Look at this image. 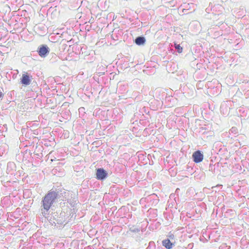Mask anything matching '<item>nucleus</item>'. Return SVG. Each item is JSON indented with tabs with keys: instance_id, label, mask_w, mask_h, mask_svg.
<instances>
[{
	"instance_id": "f257e3e1",
	"label": "nucleus",
	"mask_w": 249,
	"mask_h": 249,
	"mask_svg": "<svg viewBox=\"0 0 249 249\" xmlns=\"http://www.w3.org/2000/svg\"><path fill=\"white\" fill-rule=\"evenodd\" d=\"M58 195L55 190H51L43 198L41 203V210L44 216L48 214V211L50 208L55 200L58 199Z\"/></svg>"
},
{
	"instance_id": "f03ea898",
	"label": "nucleus",
	"mask_w": 249,
	"mask_h": 249,
	"mask_svg": "<svg viewBox=\"0 0 249 249\" xmlns=\"http://www.w3.org/2000/svg\"><path fill=\"white\" fill-rule=\"evenodd\" d=\"M37 52L40 56L45 57L50 52V49L46 45H41L38 48Z\"/></svg>"
},
{
	"instance_id": "7ed1b4c3",
	"label": "nucleus",
	"mask_w": 249,
	"mask_h": 249,
	"mask_svg": "<svg viewBox=\"0 0 249 249\" xmlns=\"http://www.w3.org/2000/svg\"><path fill=\"white\" fill-rule=\"evenodd\" d=\"M96 178L100 180H103L108 176L107 172L103 168H100L96 169Z\"/></svg>"
},
{
	"instance_id": "20e7f679",
	"label": "nucleus",
	"mask_w": 249,
	"mask_h": 249,
	"mask_svg": "<svg viewBox=\"0 0 249 249\" xmlns=\"http://www.w3.org/2000/svg\"><path fill=\"white\" fill-rule=\"evenodd\" d=\"M55 191H56L57 194H58V199H60L61 200H66L67 199L69 192L67 190H65L63 189H55Z\"/></svg>"
},
{
	"instance_id": "39448f33",
	"label": "nucleus",
	"mask_w": 249,
	"mask_h": 249,
	"mask_svg": "<svg viewBox=\"0 0 249 249\" xmlns=\"http://www.w3.org/2000/svg\"><path fill=\"white\" fill-rule=\"evenodd\" d=\"M32 79V76L26 72L22 74L20 82L23 85L28 86L30 84Z\"/></svg>"
},
{
	"instance_id": "423d86ee",
	"label": "nucleus",
	"mask_w": 249,
	"mask_h": 249,
	"mask_svg": "<svg viewBox=\"0 0 249 249\" xmlns=\"http://www.w3.org/2000/svg\"><path fill=\"white\" fill-rule=\"evenodd\" d=\"M193 161L196 163H199L203 159V154L199 150H197L193 153L192 155Z\"/></svg>"
},
{
	"instance_id": "0eeeda50",
	"label": "nucleus",
	"mask_w": 249,
	"mask_h": 249,
	"mask_svg": "<svg viewBox=\"0 0 249 249\" xmlns=\"http://www.w3.org/2000/svg\"><path fill=\"white\" fill-rule=\"evenodd\" d=\"M145 199L146 201L151 205L155 206L159 203V197L155 194H153L149 196Z\"/></svg>"
},
{
	"instance_id": "6e6552de",
	"label": "nucleus",
	"mask_w": 249,
	"mask_h": 249,
	"mask_svg": "<svg viewBox=\"0 0 249 249\" xmlns=\"http://www.w3.org/2000/svg\"><path fill=\"white\" fill-rule=\"evenodd\" d=\"M16 171V165L13 162H9L7 163V172L8 174H13Z\"/></svg>"
},
{
	"instance_id": "1a4fd4ad",
	"label": "nucleus",
	"mask_w": 249,
	"mask_h": 249,
	"mask_svg": "<svg viewBox=\"0 0 249 249\" xmlns=\"http://www.w3.org/2000/svg\"><path fill=\"white\" fill-rule=\"evenodd\" d=\"M146 41L145 38L143 36H139L135 39V43L139 46L143 45Z\"/></svg>"
},
{
	"instance_id": "9d476101",
	"label": "nucleus",
	"mask_w": 249,
	"mask_h": 249,
	"mask_svg": "<svg viewBox=\"0 0 249 249\" xmlns=\"http://www.w3.org/2000/svg\"><path fill=\"white\" fill-rule=\"evenodd\" d=\"M162 244L167 249H171L174 245L169 239L163 240L162 241Z\"/></svg>"
},
{
	"instance_id": "9b49d317",
	"label": "nucleus",
	"mask_w": 249,
	"mask_h": 249,
	"mask_svg": "<svg viewBox=\"0 0 249 249\" xmlns=\"http://www.w3.org/2000/svg\"><path fill=\"white\" fill-rule=\"evenodd\" d=\"M234 211L232 209H228L224 213V216L226 218H230L232 217L234 215Z\"/></svg>"
},
{
	"instance_id": "f8f14e48",
	"label": "nucleus",
	"mask_w": 249,
	"mask_h": 249,
	"mask_svg": "<svg viewBox=\"0 0 249 249\" xmlns=\"http://www.w3.org/2000/svg\"><path fill=\"white\" fill-rule=\"evenodd\" d=\"M118 90L120 91L122 93L126 92L127 91V86L120 84L118 88Z\"/></svg>"
},
{
	"instance_id": "ddd939ff",
	"label": "nucleus",
	"mask_w": 249,
	"mask_h": 249,
	"mask_svg": "<svg viewBox=\"0 0 249 249\" xmlns=\"http://www.w3.org/2000/svg\"><path fill=\"white\" fill-rule=\"evenodd\" d=\"M174 47L175 49L178 53H181L182 52L183 48L180 46L179 44H178L177 43H175Z\"/></svg>"
},
{
	"instance_id": "4468645a",
	"label": "nucleus",
	"mask_w": 249,
	"mask_h": 249,
	"mask_svg": "<svg viewBox=\"0 0 249 249\" xmlns=\"http://www.w3.org/2000/svg\"><path fill=\"white\" fill-rule=\"evenodd\" d=\"M155 243L153 241H150L149 243L148 246L147 247L146 249H155Z\"/></svg>"
},
{
	"instance_id": "2eb2a0df",
	"label": "nucleus",
	"mask_w": 249,
	"mask_h": 249,
	"mask_svg": "<svg viewBox=\"0 0 249 249\" xmlns=\"http://www.w3.org/2000/svg\"><path fill=\"white\" fill-rule=\"evenodd\" d=\"M68 202L71 205V206L74 207L76 204V201L74 199H68Z\"/></svg>"
},
{
	"instance_id": "dca6fc26",
	"label": "nucleus",
	"mask_w": 249,
	"mask_h": 249,
	"mask_svg": "<svg viewBox=\"0 0 249 249\" xmlns=\"http://www.w3.org/2000/svg\"><path fill=\"white\" fill-rule=\"evenodd\" d=\"M230 133H233L234 134H236L238 133V130L236 127H232L230 130Z\"/></svg>"
},
{
	"instance_id": "f3484780",
	"label": "nucleus",
	"mask_w": 249,
	"mask_h": 249,
	"mask_svg": "<svg viewBox=\"0 0 249 249\" xmlns=\"http://www.w3.org/2000/svg\"><path fill=\"white\" fill-rule=\"evenodd\" d=\"M222 8V7L219 5H214L213 7L211 8V10L213 13L214 11H216V9Z\"/></svg>"
},
{
	"instance_id": "a211bd4d",
	"label": "nucleus",
	"mask_w": 249,
	"mask_h": 249,
	"mask_svg": "<svg viewBox=\"0 0 249 249\" xmlns=\"http://www.w3.org/2000/svg\"><path fill=\"white\" fill-rule=\"evenodd\" d=\"M230 246H227L226 244H223L220 247L219 249H230Z\"/></svg>"
},
{
	"instance_id": "6ab92c4d",
	"label": "nucleus",
	"mask_w": 249,
	"mask_h": 249,
	"mask_svg": "<svg viewBox=\"0 0 249 249\" xmlns=\"http://www.w3.org/2000/svg\"><path fill=\"white\" fill-rule=\"evenodd\" d=\"M130 231L133 232H138L140 231V229H138V228H131L130 229Z\"/></svg>"
},
{
	"instance_id": "aec40b11",
	"label": "nucleus",
	"mask_w": 249,
	"mask_h": 249,
	"mask_svg": "<svg viewBox=\"0 0 249 249\" xmlns=\"http://www.w3.org/2000/svg\"><path fill=\"white\" fill-rule=\"evenodd\" d=\"M194 247V243H191L188 245L187 247L186 248L187 249H193Z\"/></svg>"
},
{
	"instance_id": "412c9836",
	"label": "nucleus",
	"mask_w": 249,
	"mask_h": 249,
	"mask_svg": "<svg viewBox=\"0 0 249 249\" xmlns=\"http://www.w3.org/2000/svg\"><path fill=\"white\" fill-rule=\"evenodd\" d=\"M3 95V93L2 92L0 91V99L2 98Z\"/></svg>"
},
{
	"instance_id": "4be33fe9",
	"label": "nucleus",
	"mask_w": 249,
	"mask_h": 249,
	"mask_svg": "<svg viewBox=\"0 0 249 249\" xmlns=\"http://www.w3.org/2000/svg\"><path fill=\"white\" fill-rule=\"evenodd\" d=\"M175 196V195L174 194H171L170 196V198L171 199L172 198H174Z\"/></svg>"
},
{
	"instance_id": "5701e85b",
	"label": "nucleus",
	"mask_w": 249,
	"mask_h": 249,
	"mask_svg": "<svg viewBox=\"0 0 249 249\" xmlns=\"http://www.w3.org/2000/svg\"><path fill=\"white\" fill-rule=\"evenodd\" d=\"M212 167H213V165L210 164V167H209V168H210L209 170H210L211 169H212Z\"/></svg>"
},
{
	"instance_id": "b1692460",
	"label": "nucleus",
	"mask_w": 249,
	"mask_h": 249,
	"mask_svg": "<svg viewBox=\"0 0 249 249\" xmlns=\"http://www.w3.org/2000/svg\"><path fill=\"white\" fill-rule=\"evenodd\" d=\"M174 237V235L173 234H172V235H170V237L171 238H173Z\"/></svg>"
},
{
	"instance_id": "393cba45",
	"label": "nucleus",
	"mask_w": 249,
	"mask_h": 249,
	"mask_svg": "<svg viewBox=\"0 0 249 249\" xmlns=\"http://www.w3.org/2000/svg\"><path fill=\"white\" fill-rule=\"evenodd\" d=\"M174 249H182L180 247H177L176 248H175Z\"/></svg>"
},
{
	"instance_id": "a878e982",
	"label": "nucleus",
	"mask_w": 249,
	"mask_h": 249,
	"mask_svg": "<svg viewBox=\"0 0 249 249\" xmlns=\"http://www.w3.org/2000/svg\"><path fill=\"white\" fill-rule=\"evenodd\" d=\"M222 0V1L224 2V1H227L228 0Z\"/></svg>"
},
{
	"instance_id": "bb28decb",
	"label": "nucleus",
	"mask_w": 249,
	"mask_h": 249,
	"mask_svg": "<svg viewBox=\"0 0 249 249\" xmlns=\"http://www.w3.org/2000/svg\"><path fill=\"white\" fill-rule=\"evenodd\" d=\"M174 200H175V202L176 203V198H174Z\"/></svg>"
},
{
	"instance_id": "cd10ccee",
	"label": "nucleus",
	"mask_w": 249,
	"mask_h": 249,
	"mask_svg": "<svg viewBox=\"0 0 249 249\" xmlns=\"http://www.w3.org/2000/svg\"><path fill=\"white\" fill-rule=\"evenodd\" d=\"M171 204H172V206H171V207H173V205H173V203H172Z\"/></svg>"
},
{
	"instance_id": "c85d7f7f",
	"label": "nucleus",
	"mask_w": 249,
	"mask_h": 249,
	"mask_svg": "<svg viewBox=\"0 0 249 249\" xmlns=\"http://www.w3.org/2000/svg\"><path fill=\"white\" fill-rule=\"evenodd\" d=\"M57 224H61L60 222H57Z\"/></svg>"
},
{
	"instance_id": "c756f323",
	"label": "nucleus",
	"mask_w": 249,
	"mask_h": 249,
	"mask_svg": "<svg viewBox=\"0 0 249 249\" xmlns=\"http://www.w3.org/2000/svg\"><path fill=\"white\" fill-rule=\"evenodd\" d=\"M18 73V71H16V73Z\"/></svg>"
}]
</instances>
